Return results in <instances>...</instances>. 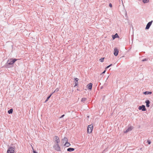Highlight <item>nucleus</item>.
<instances>
[{
    "label": "nucleus",
    "mask_w": 153,
    "mask_h": 153,
    "mask_svg": "<svg viewBox=\"0 0 153 153\" xmlns=\"http://www.w3.org/2000/svg\"><path fill=\"white\" fill-rule=\"evenodd\" d=\"M104 58H101L100 59V61L101 62L104 61Z\"/></svg>",
    "instance_id": "obj_23"
},
{
    "label": "nucleus",
    "mask_w": 153,
    "mask_h": 153,
    "mask_svg": "<svg viewBox=\"0 0 153 153\" xmlns=\"http://www.w3.org/2000/svg\"><path fill=\"white\" fill-rule=\"evenodd\" d=\"M102 87H101V89H102Z\"/></svg>",
    "instance_id": "obj_33"
},
{
    "label": "nucleus",
    "mask_w": 153,
    "mask_h": 153,
    "mask_svg": "<svg viewBox=\"0 0 153 153\" xmlns=\"http://www.w3.org/2000/svg\"><path fill=\"white\" fill-rule=\"evenodd\" d=\"M75 150V149L72 148H69L67 149V151L68 152H71L74 151Z\"/></svg>",
    "instance_id": "obj_16"
},
{
    "label": "nucleus",
    "mask_w": 153,
    "mask_h": 153,
    "mask_svg": "<svg viewBox=\"0 0 153 153\" xmlns=\"http://www.w3.org/2000/svg\"><path fill=\"white\" fill-rule=\"evenodd\" d=\"M18 60L17 59L13 58L8 59L6 63L7 67H8V66L13 65Z\"/></svg>",
    "instance_id": "obj_1"
},
{
    "label": "nucleus",
    "mask_w": 153,
    "mask_h": 153,
    "mask_svg": "<svg viewBox=\"0 0 153 153\" xmlns=\"http://www.w3.org/2000/svg\"><path fill=\"white\" fill-rule=\"evenodd\" d=\"M48 100H47V99H46V100L45 101V102H47V101H48Z\"/></svg>",
    "instance_id": "obj_30"
},
{
    "label": "nucleus",
    "mask_w": 153,
    "mask_h": 153,
    "mask_svg": "<svg viewBox=\"0 0 153 153\" xmlns=\"http://www.w3.org/2000/svg\"><path fill=\"white\" fill-rule=\"evenodd\" d=\"M119 37V36L117 33H116L114 35H112V37L113 39H114L115 38H118Z\"/></svg>",
    "instance_id": "obj_13"
},
{
    "label": "nucleus",
    "mask_w": 153,
    "mask_h": 153,
    "mask_svg": "<svg viewBox=\"0 0 153 153\" xmlns=\"http://www.w3.org/2000/svg\"><path fill=\"white\" fill-rule=\"evenodd\" d=\"M74 80L75 81V85L74 86V87H75L77 86L78 84V81L79 80V79L77 78H74Z\"/></svg>",
    "instance_id": "obj_10"
},
{
    "label": "nucleus",
    "mask_w": 153,
    "mask_h": 153,
    "mask_svg": "<svg viewBox=\"0 0 153 153\" xmlns=\"http://www.w3.org/2000/svg\"><path fill=\"white\" fill-rule=\"evenodd\" d=\"M93 128V125L92 124L88 125L87 128V132L88 133H91L92 132Z\"/></svg>",
    "instance_id": "obj_4"
},
{
    "label": "nucleus",
    "mask_w": 153,
    "mask_h": 153,
    "mask_svg": "<svg viewBox=\"0 0 153 153\" xmlns=\"http://www.w3.org/2000/svg\"><path fill=\"white\" fill-rule=\"evenodd\" d=\"M62 143H66L68 142V139L65 137L64 138L62 139Z\"/></svg>",
    "instance_id": "obj_17"
},
{
    "label": "nucleus",
    "mask_w": 153,
    "mask_h": 153,
    "mask_svg": "<svg viewBox=\"0 0 153 153\" xmlns=\"http://www.w3.org/2000/svg\"><path fill=\"white\" fill-rule=\"evenodd\" d=\"M53 139L55 140V142L56 144H58L60 142L59 138L58 136H55L53 137Z\"/></svg>",
    "instance_id": "obj_5"
},
{
    "label": "nucleus",
    "mask_w": 153,
    "mask_h": 153,
    "mask_svg": "<svg viewBox=\"0 0 153 153\" xmlns=\"http://www.w3.org/2000/svg\"><path fill=\"white\" fill-rule=\"evenodd\" d=\"M59 90V88H57L55 91H54L53 92V94L55 92H57Z\"/></svg>",
    "instance_id": "obj_22"
},
{
    "label": "nucleus",
    "mask_w": 153,
    "mask_h": 153,
    "mask_svg": "<svg viewBox=\"0 0 153 153\" xmlns=\"http://www.w3.org/2000/svg\"><path fill=\"white\" fill-rule=\"evenodd\" d=\"M143 2L144 3H147L149 1V0H143Z\"/></svg>",
    "instance_id": "obj_20"
},
{
    "label": "nucleus",
    "mask_w": 153,
    "mask_h": 153,
    "mask_svg": "<svg viewBox=\"0 0 153 153\" xmlns=\"http://www.w3.org/2000/svg\"><path fill=\"white\" fill-rule=\"evenodd\" d=\"M33 153H38L36 151H34Z\"/></svg>",
    "instance_id": "obj_31"
},
{
    "label": "nucleus",
    "mask_w": 153,
    "mask_h": 153,
    "mask_svg": "<svg viewBox=\"0 0 153 153\" xmlns=\"http://www.w3.org/2000/svg\"><path fill=\"white\" fill-rule=\"evenodd\" d=\"M71 145V144L69 142H66V143H65L63 145L64 146H66V147H68L69 146Z\"/></svg>",
    "instance_id": "obj_14"
},
{
    "label": "nucleus",
    "mask_w": 153,
    "mask_h": 153,
    "mask_svg": "<svg viewBox=\"0 0 153 153\" xmlns=\"http://www.w3.org/2000/svg\"><path fill=\"white\" fill-rule=\"evenodd\" d=\"M109 6L110 7H112V4L111 3L109 4Z\"/></svg>",
    "instance_id": "obj_26"
},
{
    "label": "nucleus",
    "mask_w": 153,
    "mask_h": 153,
    "mask_svg": "<svg viewBox=\"0 0 153 153\" xmlns=\"http://www.w3.org/2000/svg\"><path fill=\"white\" fill-rule=\"evenodd\" d=\"M15 147L8 148L7 151V153H16L15 152Z\"/></svg>",
    "instance_id": "obj_2"
},
{
    "label": "nucleus",
    "mask_w": 153,
    "mask_h": 153,
    "mask_svg": "<svg viewBox=\"0 0 153 153\" xmlns=\"http://www.w3.org/2000/svg\"><path fill=\"white\" fill-rule=\"evenodd\" d=\"M112 65H113L112 64H110L108 66H107L106 67V69H107L109 68Z\"/></svg>",
    "instance_id": "obj_24"
},
{
    "label": "nucleus",
    "mask_w": 153,
    "mask_h": 153,
    "mask_svg": "<svg viewBox=\"0 0 153 153\" xmlns=\"http://www.w3.org/2000/svg\"><path fill=\"white\" fill-rule=\"evenodd\" d=\"M13 108H11L7 112L9 114H12L13 113Z\"/></svg>",
    "instance_id": "obj_18"
},
{
    "label": "nucleus",
    "mask_w": 153,
    "mask_h": 153,
    "mask_svg": "<svg viewBox=\"0 0 153 153\" xmlns=\"http://www.w3.org/2000/svg\"><path fill=\"white\" fill-rule=\"evenodd\" d=\"M86 100V98H82V99L81 101L82 102H84Z\"/></svg>",
    "instance_id": "obj_19"
},
{
    "label": "nucleus",
    "mask_w": 153,
    "mask_h": 153,
    "mask_svg": "<svg viewBox=\"0 0 153 153\" xmlns=\"http://www.w3.org/2000/svg\"><path fill=\"white\" fill-rule=\"evenodd\" d=\"M65 116V114L62 115L60 117V118H63Z\"/></svg>",
    "instance_id": "obj_27"
},
{
    "label": "nucleus",
    "mask_w": 153,
    "mask_h": 153,
    "mask_svg": "<svg viewBox=\"0 0 153 153\" xmlns=\"http://www.w3.org/2000/svg\"><path fill=\"white\" fill-rule=\"evenodd\" d=\"M77 90L78 91H79V89H77Z\"/></svg>",
    "instance_id": "obj_32"
},
{
    "label": "nucleus",
    "mask_w": 153,
    "mask_h": 153,
    "mask_svg": "<svg viewBox=\"0 0 153 153\" xmlns=\"http://www.w3.org/2000/svg\"><path fill=\"white\" fill-rule=\"evenodd\" d=\"M147 59H146V58H145V59H143L142 60V61L143 62H144V61H146L147 60Z\"/></svg>",
    "instance_id": "obj_25"
},
{
    "label": "nucleus",
    "mask_w": 153,
    "mask_h": 153,
    "mask_svg": "<svg viewBox=\"0 0 153 153\" xmlns=\"http://www.w3.org/2000/svg\"><path fill=\"white\" fill-rule=\"evenodd\" d=\"M138 109L140 110H142L143 111H145L146 110V107L144 105L140 106L138 107Z\"/></svg>",
    "instance_id": "obj_6"
},
{
    "label": "nucleus",
    "mask_w": 153,
    "mask_h": 153,
    "mask_svg": "<svg viewBox=\"0 0 153 153\" xmlns=\"http://www.w3.org/2000/svg\"><path fill=\"white\" fill-rule=\"evenodd\" d=\"M152 91H146L143 92V94L145 95L151 94H152Z\"/></svg>",
    "instance_id": "obj_15"
},
{
    "label": "nucleus",
    "mask_w": 153,
    "mask_h": 153,
    "mask_svg": "<svg viewBox=\"0 0 153 153\" xmlns=\"http://www.w3.org/2000/svg\"><path fill=\"white\" fill-rule=\"evenodd\" d=\"M148 143L149 144H151V141L149 140H148Z\"/></svg>",
    "instance_id": "obj_28"
},
{
    "label": "nucleus",
    "mask_w": 153,
    "mask_h": 153,
    "mask_svg": "<svg viewBox=\"0 0 153 153\" xmlns=\"http://www.w3.org/2000/svg\"><path fill=\"white\" fill-rule=\"evenodd\" d=\"M53 148L54 149L57 151H61V148L59 144H56L53 146Z\"/></svg>",
    "instance_id": "obj_3"
},
{
    "label": "nucleus",
    "mask_w": 153,
    "mask_h": 153,
    "mask_svg": "<svg viewBox=\"0 0 153 153\" xmlns=\"http://www.w3.org/2000/svg\"><path fill=\"white\" fill-rule=\"evenodd\" d=\"M145 103H146V106L147 107H149L150 106L149 104L150 103V101L149 100H147L145 101Z\"/></svg>",
    "instance_id": "obj_12"
},
{
    "label": "nucleus",
    "mask_w": 153,
    "mask_h": 153,
    "mask_svg": "<svg viewBox=\"0 0 153 153\" xmlns=\"http://www.w3.org/2000/svg\"><path fill=\"white\" fill-rule=\"evenodd\" d=\"M133 128V127H132V126H130V127H129L126 130V131H124V133H126L128 132L129 131H131L132 129Z\"/></svg>",
    "instance_id": "obj_9"
},
{
    "label": "nucleus",
    "mask_w": 153,
    "mask_h": 153,
    "mask_svg": "<svg viewBox=\"0 0 153 153\" xmlns=\"http://www.w3.org/2000/svg\"><path fill=\"white\" fill-rule=\"evenodd\" d=\"M106 71V70H104L102 73V74H104L105 73V72Z\"/></svg>",
    "instance_id": "obj_29"
},
{
    "label": "nucleus",
    "mask_w": 153,
    "mask_h": 153,
    "mask_svg": "<svg viewBox=\"0 0 153 153\" xmlns=\"http://www.w3.org/2000/svg\"><path fill=\"white\" fill-rule=\"evenodd\" d=\"M92 84L91 83L88 84L87 85L88 89L90 90H91L92 87Z\"/></svg>",
    "instance_id": "obj_11"
},
{
    "label": "nucleus",
    "mask_w": 153,
    "mask_h": 153,
    "mask_svg": "<svg viewBox=\"0 0 153 153\" xmlns=\"http://www.w3.org/2000/svg\"><path fill=\"white\" fill-rule=\"evenodd\" d=\"M153 21L152 20L149 22L147 24L145 28L146 30H148L149 29L151 25H152Z\"/></svg>",
    "instance_id": "obj_7"
},
{
    "label": "nucleus",
    "mask_w": 153,
    "mask_h": 153,
    "mask_svg": "<svg viewBox=\"0 0 153 153\" xmlns=\"http://www.w3.org/2000/svg\"><path fill=\"white\" fill-rule=\"evenodd\" d=\"M119 51L118 50L117 48H115L114 49V56H116L118 54Z\"/></svg>",
    "instance_id": "obj_8"
},
{
    "label": "nucleus",
    "mask_w": 153,
    "mask_h": 153,
    "mask_svg": "<svg viewBox=\"0 0 153 153\" xmlns=\"http://www.w3.org/2000/svg\"><path fill=\"white\" fill-rule=\"evenodd\" d=\"M53 94V93H52L47 98V100H49V98H50V97H51V96H52V94Z\"/></svg>",
    "instance_id": "obj_21"
}]
</instances>
